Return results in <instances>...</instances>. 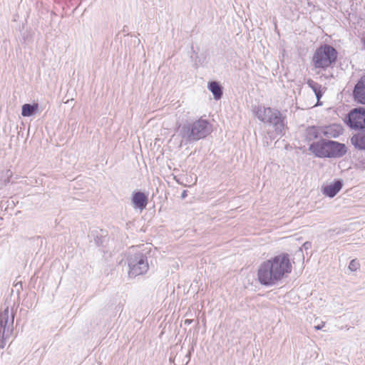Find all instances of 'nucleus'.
Instances as JSON below:
<instances>
[{"mask_svg":"<svg viewBox=\"0 0 365 365\" xmlns=\"http://www.w3.org/2000/svg\"><path fill=\"white\" fill-rule=\"evenodd\" d=\"M349 125L355 130L365 128V108H357L349 113Z\"/></svg>","mask_w":365,"mask_h":365,"instance_id":"obj_8","label":"nucleus"},{"mask_svg":"<svg viewBox=\"0 0 365 365\" xmlns=\"http://www.w3.org/2000/svg\"><path fill=\"white\" fill-rule=\"evenodd\" d=\"M342 183L341 181L338 180L325 186L323 188V193L329 197H333L340 191Z\"/></svg>","mask_w":365,"mask_h":365,"instance_id":"obj_12","label":"nucleus"},{"mask_svg":"<svg viewBox=\"0 0 365 365\" xmlns=\"http://www.w3.org/2000/svg\"><path fill=\"white\" fill-rule=\"evenodd\" d=\"M192 319H186L185 321V324H190L192 323Z\"/></svg>","mask_w":365,"mask_h":365,"instance_id":"obj_21","label":"nucleus"},{"mask_svg":"<svg viewBox=\"0 0 365 365\" xmlns=\"http://www.w3.org/2000/svg\"><path fill=\"white\" fill-rule=\"evenodd\" d=\"M322 135L321 133V126H311L308 127L304 133L305 139L310 142L312 141L319 137Z\"/></svg>","mask_w":365,"mask_h":365,"instance_id":"obj_13","label":"nucleus"},{"mask_svg":"<svg viewBox=\"0 0 365 365\" xmlns=\"http://www.w3.org/2000/svg\"><path fill=\"white\" fill-rule=\"evenodd\" d=\"M337 58V51L329 45H322L314 52L312 63L316 68L325 69L334 63Z\"/></svg>","mask_w":365,"mask_h":365,"instance_id":"obj_6","label":"nucleus"},{"mask_svg":"<svg viewBox=\"0 0 365 365\" xmlns=\"http://www.w3.org/2000/svg\"><path fill=\"white\" fill-rule=\"evenodd\" d=\"M309 150L318 158H341L346 153V147L344 144L326 140H320L311 143Z\"/></svg>","mask_w":365,"mask_h":365,"instance_id":"obj_3","label":"nucleus"},{"mask_svg":"<svg viewBox=\"0 0 365 365\" xmlns=\"http://www.w3.org/2000/svg\"><path fill=\"white\" fill-rule=\"evenodd\" d=\"M127 261L129 267L128 276L130 277L133 278L144 274L149 269L147 257L135 247L129 249Z\"/></svg>","mask_w":365,"mask_h":365,"instance_id":"obj_5","label":"nucleus"},{"mask_svg":"<svg viewBox=\"0 0 365 365\" xmlns=\"http://www.w3.org/2000/svg\"><path fill=\"white\" fill-rule=\"evenodd\" d=\"M359 262L356 259H352L349 264V269L351 272L356 271L359 268Z\"/></svg>","mask_w":365,"mask_h":365,"instance_id":"obj_18","label":"nucleus"},{"mask_svg":"<svg viewBox=\"0 0 365 365\" xmlns=\"http://www.w3.org/2000/svg\"><path fill=\"white\" fill-rule=\"evenodd\" d=\"M324 325H325V323L324 322H322L321 324L314 326V329L316 330H320V329H322L324 327Z\"/></svg>","mask_w":365,"mask_h":365,"instance_id":"obj_19","label":"nucleus"},{"mask_svg":"<svg viewBox=\"0 0 365 365\" xmlns=\"http://www.w3.org/2000/svg\"><path fill=\"white\" fill-rule=\"evenodd\" d=\"M38 105L37 103H25L22 106L21 115L24 117L31 116L38 111Z\"/></svg>","mask_w":365,"mask_h":365,"instance_id":"obj_14","label":"nucleus"},{"mask_svg":"<svg viewBox=\"0 0 365 365\" xmlns=\"http://www.w3.org/2000/svg\"><path fill=\"white\" fill-rule=\"evenodd\" d=\"M208 88L212 93L215 99L219 100L222 98V87L216 81H212L208 84Z\"/></svg>","mask_w":365,"mask_h":365,"instance_id":"obj_15","label":"nucleus"},{"mask_svg":"<svg viewBox=\"0 0 365 365\" xmlns=\"http://www.w3.org/2000/svg\"><path fill=\"white\" fill-rule=\"evenodd\" d=\"M255 116L262 122L273 125L277 135H282L285 132L284 119L281 113L271 108L258 106L255 110Z\"/></svg>","mask_w":365,"mask_h":365,"instance_id":"obj_4","label":"nucleus"},{"mask_svg":"<svg viewBox=\"0 0 365 365\" xmlns=\"http://www.w3.org/2000/svg\"><path fill=\"white\" fill-rule=\"evenodd\" d=\"M353 95L357 103L365 105V76H362L356 84Z\"/></svg>","mask_w":365,"mask_h":365,"instance_id":"obj_10","label":"nucleus"},{"mask_svg":"<svg viewBox=\"0 0 365 365\" xmlns=\"http://www.w3.org/2000/svg\"><path fill=\"white\" fill-rule=\"evenodd\" d=\"M307 83L314 91L317 100L319 101L322 96V86L312 79H308Z\"/></svg>","mask_w":365,"mask_h":365,"instance_id":"obj_16","label":"nucleus"},{"mask_svg":"<svg viewBox=\"0 0 365 365\" xmlns=\"http://www.w3.org/2000/svg\"><path fill=\"white\" fill-rule=\"evenodd\" d=\"M211 131L210 123L200 118L192 123L186 122L179 125L173 138L179 139L181 147L205 138Z\"/></svg>","mask_w":365,"mask_h":365,"instance_id":"obj_2","label":"nucleus"},{"mask_svg":"<svg viewBox=\"0 0 365 365\" xmlns=\"http://www.w3.org/2000/svg\"><path fill=\"white\" fill-rule=\"evenodd\" d=\"M14 315L7 307L0 314V348L3 349L13 333Z\"/></svg>","mask_w":365,"mask_h":365,"instance_id":"obj_7","label":"nucleus"},{"mask_svg":"<svg viewBox=\"0 0 365 365\" xmlns=\"http://www.w3.org/2000/svg\"><path fill=\"white\" fill-rule=\"evenodd\" d=\"M292 269L289 255L282 253L261 263L257 269V279L262 285L273 286L291 273Z\"/></svg>","mask_w":365,"mask_h":365,"instance_id":"obj_1","label":"nucleus"},{"mask_svg":"<svg viewBox=\"0 0 365 365\" xmlns=\"http://www.w3.org/2000/svg\"><path fill=\"white\" fill-rule=\"evenodd\" d=\"M189 355H190V353H189V354H187V363L190 361V356H189Z\"/></svg>","mask_w":365,"mask_h":365,"instance_id":"obj_22","label":"nucleus"},{"mask_svg":"<svg viewBox=\"0 0 365 365\" xmlns=\"http://www.w3.org/2000/svg\"><path fill=\"white\" fill-rule=\"evenodd\" d=\"M132 204L135 208L142 210L147 206L148 197L142 192H134L132 197Z\"/></svg>","mask_w":365,"mask_h":365,"instance_id":"obj_11","label":"nucleus"},{"mask_svg":"<svg viewBox=\"0 0 365 365\" xmlns=\"http://www.w3.org/2000/svg\"><path fill=\"white\" fill-rule=\"evenodd\" d=\"M351 142L356 148L365 150V135L362 136L359 135H354L351 138Z\"/></svg>","mask_w":365,"mask_h":365,"instance_id":"obj_17","label":"nucleus"},{"mask_svg":"<svg viewBox=\"0 0 365 365\" xmlns=\"http://www.w3.org/2000/svg\"><path fill=\"white\" fill-rule=\"evenodd\" d=\"M344 129L339 124L321 126V133L327 138H336L343 133Z\"/></svg>","mask_w":365,"mask_h":365,"instance_id":"obj_9","label":"nucleus"},{"mask_svg":"<svg viewBox=\"0 0 365 365\" xmlns=\"http://www.w3.org/2000/svg\"><path fill=\"white\" fill-rule=\"evenodd\" d=\"M186 196H187V192H186V190H184V191L182 192V193L181 197H182V199H184L185 197H186Z\"/></svg>","mask_w":365,"mask_h":365,"instance_id":"obj_20","label":"nucleus"}]
</instances>
